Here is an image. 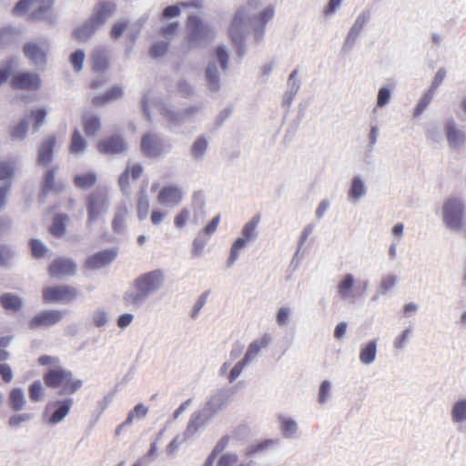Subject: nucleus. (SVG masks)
<instances>
[{"instance_id":"nucleus-37","label":"nucleus","mask_w":466,"mask_h":466,"mask_svg":"<svg viewBox=\"0 0 466 466\" xmlns=\"http://www.w3.org/2000/svg\"><path fill=\"white\" fill-rule=\"evenodd\" d=\"M82 122L84 131L88 137L96 136L101 127L99 117L91 114H84Z\"/></svg>"},{"instance_id":"nucleus-30","label":"nucleus","mask_w":466,"mask_h":466,"mask_svg":"<svg viewBox=\"0 0 466 466\" xmlns=\"http://www.w3.org/2000/svg\"><path fill=\"white\" fill-rule=\"evenodd\" d=\"M0 304L5 310L16 312L23 308L24 300L19 296L7 292L1 295Z\"/></svg>"},{"instance_id":"nucleus-18","label":"nucleus","mask_w":466,"mask_h":466,"mask_svg":"<svg viewBox=\"0 0 466 466\" xmlns=\"http://www.w3.org/2000/svg\"><path fill=\"white\" fill-rule=\"evenodd\" d=\"M48 46L46 43H27L24 46L25 57L35 66H44L46 63V53Z\"/></svg>"},{"instance_id":"nucleus-11","label":"nucleus","mask_w":466,"mask_h":466,"mask_svg":"<svg viewBox=\"0 0 466 466\" xmlns=\"http://www.w3.org/2000/svg\"><path fill=\"white\" fill-rule=\"evenodd\" d=\"M43 299L48 304H65L77 297L75 288L67 285L49 286L42 290Z\"/></svg>"},{"instance_id":"nucleus-19","label":"nucleus","mask_w":466,"mask_h":466,"mask_svg":"<svg viewBox=\"0 0 466 466\" xmlns=\"http://www.w3.org/2000/svg\"><path fill=\"white\" fill-rule=\"evenodd\" d=\"M212 418L202 409L196 410L192 413L187 428L184 431L185 438H192L199 431L205 428Z\"/></svg>"},{"instance_id":"nucleus-57","label":"nucleus","mask_w":466,"mask_h":466,"mask_svg":"<svg viewBox=\"0 0 466 466\" xmlns=\"http://www.w3.org/2000/svg\"><path fill=\"white\" fill-rule=\"evenodd\" d=\"M70 64L76 72H79L83 68L85 61V53L83 50H76L70 55Z\"/></svg>"},{"instance_id":"nucleus-6","label":"nucleus","mask_w":466,"mask_h":466,"mask_svg":"<svg viewBox=\"0 0 466 466\" xmlns=\"http://www.w3.org/2000/svg\"><path fill=\"white\" fill-rule=\"evenodd\" d=\"M115 5L112 3H100L96 7L92 17L74 31L76 39L86 40L97 28H99L113 14Z\"/></svg>"},{"instance_id":"nucleus-9","label":"nucleus","mask_w":466,"mask_h":466,"mask_svg":"<svg viewBox=\"0 0 466 466\" xmlns=\"http://www.w3.org/2000/svg\"><path fill=\"white\" fill-rule=\"evenodd\" d=\"M74 406V400L66 398L50 401L44 410L46 422L50 426H56L65 420Z\"/></svg>"},{"instance_id":"nucleus-54","label":"nucleus","mask_w":466,"mask_h":466,"mask_svg":"<svg viewBox=\"0 0 466 466\" xmlns=\"http://www.w3.org/2000/svg\"><path fill=\"white\" fill-rule=\"evenodd\" d=\"M37 361L39 365L48 367V370L65 368L61 366L60 360L55 356L43 355L38 358Z\"/></svg>"},{"instance_id":"nucleus-58","label":"nucleus","mask_w":466,"mask_h":466,"mask_svg":"<svg viewBox=\"0 0 466 466\" xmlns=\"http://www.w3.org/2000/svg\"><path fill=\"white\" fill-rule=\"evenodd\" d=\"M411 332L412 329L409 327L402 330L400 334H398L394 339L393 348L396 350H402L405 347L407 341L409 340Z\"/></svg>"},{"instance_id":"nucleus-20","label":"nucleus","mask_w":466,"mask_h":466,"mask_svg":"<svg viewBox=\"0 0 466 466\" xmlns=\"http://www.w3.org/2000/svg\"><path fill=\"white\" fill-rule=\"evenodd\" d=\"M279 431L284 439H297L299 434V424L295 418L287 414L277 417Z\"/></svg>"},{"instance_id":"nucleus-34","label":"nucleus","mask_w":466,"mask_h":466,"mask_svg":"<svg viewBox=\"0 0 466 466\" xmlns=\"http://www.w3.org/2000/svg\"><path fill=\"white\" fill-rule=\"evenodd\" d=\"M109 312L104 307L95 309L89 316L90 324L95 328H103L109 323Z\"/></svg>"},{"instance_id":"nucleus-45","label":"nucleus","mask_w":466,"mask_h":466,"mask_svg":"<svg viewBox=\"0 0 466 466\" xmlns=\"http://www.w3.org/2000/svg\"><path fill=\"white\" fill-rule=\"evenodd\" d=\"M149 211V199L146 191H141L137 204V215L140 220L147 218Z\"/></svg>"},{"instance_id":"nucleus-61","label":"nucleus","mask_w":466,"mask_h":466,"mask_svg":"<svg viewBox=\"0 0 466 466\" xmlns=\"http://www.w3.org/2000/svg\"><path fill=\"white\" fill-rule=\"evenodd\" d=\"M238 461V456L233 452H227L222 454L216 466H234Z\"/></svg>"},{"instance_id":"nucleus-43","label":"nucleus","mask_w":466,"mask_h":466,"mask_svg":"<svg viewBox=\"0 0 466 466\" xmlns=\"http://www.w3.org/2000/svg\"><path fill=\"white\" fill-rule=\"evenodd\" d=\"M332 388V382L329 380H324L320 382L318 390V402L319 404H325L331 400Z\"/></svg>"},{"instance_id":"nucleus-59","label":"nucleus","mask_w":466,"mask_h":466,"mask_svg":"<svg viewBox=\"0 0 466 466\" xmlns=\"http://www.w3.org/2000/svg\"><path fill=\"white\" fill-rule=\"evenodd\" d=\"M434 93L432 91L427 90V92L423 95V96L418 102L416 107L414 108V116H418L426 109V107L431 103Z\"/></svg>"},{"instance_id":"nucleus-1","label":"nucleus","mask_w":466,"mask_h":466,"mask_svg":"<svg viewBox=\"0 0 466 466\" xmlns=\"http://www.w3.org/2000/svg\"><path fill=\"white\" fill-rule=\"evenodd\" d=\"M274 14L275 7L272 4L264 0H249L233 18L229 28L231 39L235 43L240 41L248 24H250L255 40L260 41L264 35L265 26Z\"/></svg>"},{"instance_id":"nucleus-13","label":"nucleus","mask_w":466,"mask_h":466,"mask_svg":"<svg viewBox=\"0 0 466 466\" xmlns=\"http://www.w3.org/2000/svg\"><path fill=\"white\" fill-rule=\"evenodd\" d=\"M187 38L191 46H197L201 45L203 42L208 41L213 36V30L204 25L195 16H190L187 24Z\"/></svg>"},{"instance_id":"nucleus-64","label":"nucleus","mask_w":466,"mask_h":466,"mask_svg":"<svg viewBox=\"0 0 466 466\" xmlns=\"http://www.w3.org/2000/svg\"><path fill=\"white\" fill-rule=\"evenodd\" d=\"M168 216V212L159 208H154L150 215L151 223L154 226L160 225Z\"/></svg>"},{"instance_id":"nucleus-38","label":"nucleus","mask_w":466,"mask_h":466,"mask_svg":"<svg viewBox=\"0 0 466 466\" xmlns=\"http://www.w3.org/2000/svg\"><path fill=\"white\" fill-rule=\"evenodd\" d=\"M87 147V142L78 129H75L70 141L69 151L72 154H83Z\"/></svg>"},{"instance_id":"nucleus-47","label":"nucleus","mask_w":466,"mask_h":466,"mask_svg":"<svg viewBox=\"0 0 466 466\" xmlns=\"http://www.w3.org/2000/svg\"><path fill=\"white\" fill-rule=\"evenodd\" d=\"M259 223V218L254 217L252 219H250L248 222H247L241 230V235L245 238L248 239L249 241H252L257 237V228Z\"/></svg>"},{"instance_id":"nucleus-24","label":"nucleus","mask_w":466,"mask_h":466,"mask_svg":"<svg viewBox=\"0 0 466 466\" xmlns=\"http://www.w3.org/2000/svg\"><path fill=\"white\" fill-rule=\"evenodd\" d=\"M377 353V339L369 340L360 346L359 360L363 365H371L376 360Z\"/></svg>"},{"instance_id":"nucleus-51","label":"nucleus","mask_w":466,"mask_h":466,"mask_svg":"<svg viewBox=\"0 0 466 466\" xmlns=\"http://www.w3.org/2000/svg\"><path fill=\"white\" fill-rule=\"evenodd\" d=\"M277 444V441L273 439L264 440L261 442L252 445L246 450L247 456H252L255 453L261 452L268 448H271Z\"/></svg>"},{"instance_id":"nucleus-4","label":"nucleus","mask_w":466,"mask_h":466,"mask_svg":"<svg viewBox=\"0 0 466 466\" xmlns=\"http://www.w3.org/2000/svg\"><path fill=\"white\" fill-rule=\"evenodd\" d=\"M228 63V48L225 46H218L210 56L205 70V80L210 90L218 89L220 72L227 69Z\"/></svg>"},{"instance_id":"nucleus-33","label":"nucleus","mask_w":466,"mask_h":466,"mask_svg":"<svg viewBox=\"0 0 466 466\" xmlns=\"http://www.w3.org/2000/svg\"><path fill=\"white\" fill-rule=\"evenodd\" d=\"M47 114L48 108L46 106H35L31 109L25 118L29 123H32L34 130L36 131L44 124Z\"/></svg>"},{"instance_id":"nucleus-46","label":"nucleus","mask_w":466,"mask_h":466,"mask_svg":"<svg viewBox=\"0 0 466 466\" xmlns=\"http://www.w3.org/2000/svg\"><path fill=\"white\" fill-rule=\"evenodd\" d=\"M45 388L40 380H35L28 387L29 398L33 402H40L45 398Z\"/></svg>"},{"instance_id":"nucleus-48","label":"nucleus","mask_w":466,"mask_h":466,"mask_svg":"<svg viewBox=\"0 0 466 466\" xmlns=\"http://www.w3.org/2000/svg\"><path fill=\"white\" fill-rule=\"evenodd\" d=\"M68 221L66 215H57L55 217L50 231L56 237H61L65 233L66 224Z\"/></svg>"},{"instance_id":"nucleus-56","label":"nucleus","mask_w":466,"mask_h":466,"mask_svg":"<svg viewBox=\"0 0 466 466\" xmlns=\"http://www.w3.org/2000/svg\"><path fill=\"white\" fill-rule=\"evenodd\" d=\"M30 248L32 256L35 258H44L47 252V248L38 239H31Z\"/></svg>"},{"instance_id":"nucleus-25","label":"nucleus","mask_w":466,"mask_h":466,"mask_svg":"<svg viewBox=\"0 0 466 466\" xmlns=\"http://www.w3.org/2000/svg\"><path fill=\"white\" fill-rule=\"evenodd\" d=\"M141 147L145 154L155 157L162 153L165 147L158 137L147 135L142 139Z\"/></svg>"},{"instance_id":"nucleus-2","label":"nucleus","mask_w":466,"mask_h":466,"mask_svg":"<svg viewBox=\"0 0 466 466\" xmlns=\"http://www.w3.org/2000/svg\"><path fill=\"white\" fill-rule=\"evenodd\" d=\"M45 384L54 390L61 396H70L78 391L84 381L76 377L68 369H56L47 370L43 376Z\"/></svg>"},{"instance_id":"nucleus-52","label":"nucleus","mask_w":466,"mask_h":466,"mask_svg":"<svg viewBox=\"0 0 466 466\" xmlns=\"http://www.w3.org/2000/svg\"><path fill=\"white\" fill-rule=\"evenodd\" d=\"M398 279L393 274L384 276L379 285V291L381 294H386L390 291L397 284Z\"/></svg>"},{"instance_id":"nucleus-15","label":"nucleus","mask_w":466,"mask_h":466,"mask_svg":"<svg viewBox=\"0 0 466 466\" xmlns=\"http://www.w3.org/2000/svg\"><path fill=\"white\" fill-rule=\"evenodd\" d=\"M63 318V312L58 309L42 310L35 314L28 322L32 329H47L58 323Z\"/></svg>"},{"instance_id":"nucleus-55","label":"nucleus","mask_w":466,"mask_h":466,"mask_svg":"<svg viewBox=\"0 0 466 466\" xmlns=\"http://www.w3.org/2000/svg\"><path fill=\"white\" fill-rule=\"evenodd\" d=\"M447 137L449 142L452 145H460L466 138L465 135L454 126H448Z\"/></svg>"},{"instance_id":"nucleus-39","label":"nucleus","mask_w":466,"mask_h":466,"mask_svg":"<svg viewBox=\"0 0 466 466\" xmlns=\"http://www.w3.org/2000/svg\"><path fill=\"white\" fill-rule=\"evenodd\" d=\"M19 68L16 59H9L0 64V86L7 79H11L14 73Z\"/></svg>"},{"instance_id":"nucleus-40","label":"nucleus","mask_w":466,"mask_h":466,"mask_svg":"<svg viewBox=\"0 0 466 466\" xmlns=\"http://www.w3.org/2000/svg\"><path fill=\"white\" fill-rule=\"evenodd\" d=\"M147 408L146 406H144L143 404L136 405L135 408L129 411L126 420L117 427L116 432L119 433L124 427L132 424L134 420L143 419L147 415Z\"/></svg>"},{"instance_id":"nucleus-32","label":"nucleus","mask_w":466,"mask_h":466,"mask_svg":"<svg viewBox=\"0 0 466 466\" xmlns=\"http://www.w3.org/2000/svg\"><path fill=\"white\" fill-rule=\"evenodd\" d=\"M393 88L392 85H383L379 88L376 96V107L372 110L373 114H376L379 108H384L390 104Z\"/></svg>"},{"instance_id":"nucleus-50","label":"nucleus","mask_w":466,"mask_h":466,"mask_svg":"<svg viewBox=\"0 0 466 466\" xmlns=\"http://www.w3.org/2000/svg\"><path fill=\"white\" fill-rule=\"evenodd\" d=\"M249 242L248 239L245 238L244 237L238 238L234 243L232 244L231 249H230V257H229V262L234 263L238 256L239 252L242 248H244L248 243Z\"/></svg>"},{"instance_id":"nucleus-60","label":"nucleus","mask_w":466,"mask_h":466,"mask_svg":"<svg viewBox=\"0 0 466 466\" xmlns=\"http://www.w3.org/2000/svg\"><path fill=\"white\" fill-rule=\"evenodd\" d=\"M30 123L25 117L21 122H19L13 129L12 136L17 139H23L25 137L28 130H29Z\"/></svg>"},{"instance_id":"nucleus-23","label":"nucleus","mask_w":466,"mask_h":466,"mask_svg":"<svg viewBox=\"0 0 466 466\" xmlns=\"http://www.w3.org/2000/svg\"><path fill=\"white\" fill-rule=\"evenodd\" d=\"M96 148L102 154L111 155L123 152L127 145L120 137H111L99 140Z\"/></svg>"},{"instance_id":"nucleus-26","label":"nucleus","mask_w":466,"mask_h":466,"mask_svg":"<svg viewBox=\"0 0 466 466\" xmlns=\"http://www.w3.org/2000/svg\"><path fill=\"white\" fill-rule=\"evenodd\" d=\"M272 341V336L269 333H264L261 337L252 341L245 353V357L252 361L256 356Z\"/></svg>"},{"instance_id":"nucleus-3","label":"nucleus","mask_w":466,"mask_h":466,"mask_svg":"<svg viewBox=\"0 0 466 466\" xmlns=\"http://www.w3.org/2000/svg\"><path fill=\"white\" fill-rule=\"evenodd\" d=\"M370 286L368 279L358 278L352 273H345L338 282L337 294L343 301L356 302L367 294Z\"/></svg>"},{"instance_id":"nucleus-36","label":"nucleus","mask_w":466,"mask_h":466,"mask_svg":"<svg viewBox=\"0 0 466 466\" xmlns=\"http://www.w3.org/2000/svg\"><path fill=\"white\" fill-rule=\"evenodd\" d=\"M451 419L455 424H461L466 421V399L456 400L451 409Z\"/></svg>"},{"instance_id":"nucleus-31","label":"nucleus","mask_w":466,"mask_h":466,"mask_svg":"<svg viewBox=\"0 0 466 466\" xmlns=\"http://www.w3.org/2000/svg\"><path fill=\"white\" fill-rule=\"evenodd\" d=\"M225 405L226 401L223 395L217 393L212 395L201 409L208 413L211 418H213L225 407Z\"/></svg>"},{"instance_id":"nucleus-8","label":"nucleus","mask_w":466,"mask_h":466,"mask_svg":"<svg viewBox=\"0 0 466 466\" xmlns=\"http://www.w3.org/2000/svg\"><path fill=\"white\" fill-rule=\"evenodd\" d=\"M108 208L109 199L105 193L95 192L91 194L88 197L86 203L87 228H92L97 222L102 220L104 215L107 212Z\"/></svg>"},{"instance_id":"nucleus-16","label":"nucleus","mask_w":466,"mask_h":466,"mask_svg":"<svg viewBox=\"0 0 466 466\" xmlns=\"http://www.w3.org/2000/svg\"><path fill=\"white\" fill-rule=\"evenodd\" d=\"M368 185L365 177L361 175H354L347 189V200L351 205H357L368 195Z\"/></svg>"},{"instance_id":"nucleus-53","label":"nucleus","mask_w":466,"mask_h":466,"mask_svg":"<svg viewBox=\"0 0 466 466\" xmlns=\"http://www.w3.org/2000/svg\"><path fill=\"white\" fill-rule=\"evenodd\" d=\"M250 361L247 360V358L244 356V358L240 360H238L229 370V373L228 374V380L229 382L235 381L242 373L243 370L247 366L248 363Z\"/></svg>"},{"instance_id":"nucleus-49","label":"nucleus","mask_w":466,"mask_h":466,"mask_svg":"<svg viewBox=\"0 0 466 466\" xmlns=\"http://www.w3.org/2000/svg\"><path fill=\"white\" fill-rule=\"evenodd\" d=\"M208 146V142L205 137L197 138L191 147L192 157L196 159L201 158L205 155Z\"/></svg>"},{"instance_id":"nucleus-27","label":"nucleus","mask_w":466,"mask_h":466,"mask_svg":"<svg viewBox=\"0 0 466 466\" xmlns=\"http://www.w3.org/2000/svg\"><path fill=\"white\" fill-rule=\"evenodd\" d=\"M56 144L55 137H49L42 142L38 148L37 162L40 165H48L53 158V148Z\"/></svg>"},{"instance_id":"nucleus-14","label":"nucleus","mask_w":466,"mask_h":466,"mask_svg":"<svg viewBox=\"0 0 466 466\" xmlns=\"http://www.w3.org/2000/svg\"><path fill=\"white\" fill-rule=\"evenodd\" d=\"M185 197L183 189L177 185L163 187L157 196V203L166 208H174L181 204Z\"/></svg>"},{"instance_id":"nucleus-17","label":"nucleus","mask_w":466,"mask_h":466,"mask_svg":"<svg viewBox=\"0 0 466 466\" xmlns=\"http://www.w3.org/2000/svg\"><path fill=\"white\" fill-rule=\"evenodd\" d=\"M40 76L36 73L28 71H19V68L14 73L11 78V85L15 88L24 90H36L41 86Z\"/></svg>"},{"instance_id":"nucleus-5","label":"nucleus","mask_w":466,"mask_h":466,"mask_svg":"<svg viewBox=\"0 0 466 466\" xmlns=\"http://www.w3.org/2000/svg\"><path fill=\"white\" fill-rule=\"evenodd\" d=\"M441 219L444 227L450 231L459 232L463 228L464 205L461 198L450 197L441 206Z\"/></svg>"},{"instance_id":"nucleus-22","label":"nucleus","mask_w":466,"mask_h":466,"mask_svg":"<svg viewBox=\"0 0 466 466\" xmlns=\"http://www.w3.org/2000/svg\"><path fill=\"white\" fill-rule=\"evenodd\" d=\"M117 256V251L115 248H107L101 251H98L92 256H90L86 261V266L91 269H98L101 268L108 264H110L112 261L115 260V258Z\"/></svg>"},{"instance_id":"nucleus-28","label":"nucleus","mask_w":466,"mask_h":466,"mask_svg":"<svg viewBox=\"0 0 466 466\" xmlns=\"http://www.w3.org/2000/svg\"><path fill=\"white\" fill-rule=\"evenodd\" d=\"M123 95V88L120 86H114L106 90V92L101 96H95L92 99V105L95 106H102L107 103H110Z\"/></svg>"},{"instance_id":"nucleus-41","label":"nucleus","mask_w":466,"mask_h":466,"mask_svg":"<svg viewBox=\"0 0 466 466\" xmlns=\"http://www.w3.org/2000/svg\"><path fill=\"white\" fill-rule=\"evenodd\" d=\"M293 315V309L289 305L279 307L275 314V320L279 327L284 328L289 325Z\"/></svg>"},{"instance_id":"nucleus-12","label":"nucleus","mask_w":466,"mask_h":466,"mask_svg":"<svg viewBox=\"0 0 466 466\" xmlns=\"http://www.w3.org/2000/svg\"><path fill=\"white\" fill-rule=\"evenodd\" d=\"M204 217L203 204L191 203L182 208L174 217V226L182 229L188 223L198 224Z\"/></svg>"},{"instance_id":"nucleus-21","label":"nucleus","mask_w":466,"mask_h":466,"mask_svg":"<svg viewBox=\"0 0 466 466\" xmlns=\"http://www.w3.org/2000/svg\"><path fill=\"white\" fill-rule=\"evenodd\" d=\"M48 271L53 278L64 279L76 273V265L71 259L57 258L50 264Z\"/></svg>"},{"instance_id":"nucleus-7","label":"nucleus","mask_w":466,"mask_h":466,"mask_svg":"<svg viewBox=\"0 0 466 466\" xmlns=\"http://www.w3.org/2000/svg\"><path fill=\"white\" fill-rule=\"evenodd\" d=\"M54 0H20L13 9L15 15H26L33 19L48 17Z\"/></svg>"},{"instance_id":"nucleus-63","label":"nucleus","mask_w":466,"mask_h":466,"mask_svg":"<svg viewBox=\"0 0 466 466\" xmlns=\"http://www.w3.org/2000/svg\"><path fill=\"white\" fill-rule=\"evenodd\" d=\"M187 438H185V435L183 434V437L177 435L176 436L166 447V452L169 457H173L177 451L178 450L180 444L187 440Z\"/></svg>"},{"instance_id":"nucleus-62","label":"nucleus","mask_w":466,"mask_h":466,"mask_svg":"<svg viewBox=\"0 0 466 466\" xmlns=\"http://www.w3.org/2000/svg\"><path fill=\"white\" fill-rule=\"evenodd\" d=\"M33 419V415L30 413H20L13 415L8 420L10 427H18L20 424L27 422Z\"/></svg>"},{"instance_id":"nucleus-44","label":"nucleus","mask_w":466,"mask_h":466,"mask_svg":"<svg viewBox=\"0 0 466 466\" xmlns=\"http://www.w3.org/2000/svg\"><path fill=\"white\" fill-rule=\"evenodd\" d=\"M96 181V176L92 172L78 174L74 177L75 186L82 189H86L92 187Z\"/></svg>"},{"instance_id":"nucleus-29","label":"nucleus","mask_w":466,"mask_h":466,"mask_svg":"<svg viewBox=\"0 0 466 466\" xmlns=\"http://www.w3.org/2000/svg\"><path fill=\"white\" fill-rule=\"evenodd\" d=\"M128 215V208L126 205H120L116 208L112 221V228L115 232L120 233L124 231L127 227Z\"/></svg>"},{"instance_id":"nucleus-10","label":"nucleus","mask_w":466,"mask_h":466,"mask_svg":"<svg viewBox=\"0 0 466 466\" xmlns=\"http://www.w3.org/2000/svg\"><path fill=\"white\" fill-rule=\"evenodd\" d=\"M164 283V271L155 269L137 277L135 280V287L142 295L148 296L162 289Z\"/></svg>"},{"instance_id":"nucleus-42","label":"nucleus","mask_w":466,"mask_h":466,"mask_svg":"<svg viewBox=\"0 0 466 466\" xmlns=\"http://www.w3.org/2000/svg\"><path fill=\"white\" fill-rule=\"evenodd\" d=\"M15 170V161L13 159L0 160V181L9 182Z\"/></svg>"},{"instance_id":"nucleus-35","label":"nucleus","mask_w":466,"mask_h":466,"mask_svg":"<svg viewBox=\"0 0 466 466\" xmlns=\"http://www.w3.org/2000/svg\"><path fill=\"white\" fill-rule=\"evenodd\" d=\"M10 408L18 411L23 410L26 405V399L24 390L21 388H14L8 395Z\"/></svg>"}]
</instances>
